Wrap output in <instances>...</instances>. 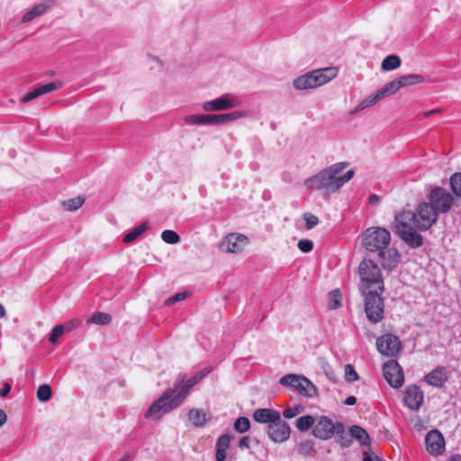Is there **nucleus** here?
Instances as JSON below:
<instances>
[{
    "label": "nucleus",
    "instance_id": "nucleus-1",
    "mask_svg": "<svg viewBox=\"0 0 461 461\" xmlns=\"http://www.w3.org/2000/svg\"><path fill=\"white\" fill-rule=\"evenodd\" d=\"M390 241V232L381 227H371L363 234L365 249L370 252H376L381 265L388 270L395 268L401 258L395 249L389 247Z\"/></svg>",
    "mask_w": 461,
    "mask_h": 461
},
{
    "label": "nucleus",
    "instance_id": "nucleus-2",
    "mask_svg": "<svg viewBox=\"0 0 461 461\" xmlns=\"http://www.w3.org/2000/svg\"><path fill=\"white\" fill-rule=\"evenodd\" d=\"M198 379L194 375L186 382L177 381L173 389L166 390L163 394L157 399L145 413V418H151L158 421L166 413L180 406L188 396L190 390L198 383Z\"/></svg>",
    "mask_w": 461,
    "mask_h": 461
},
{
    "label": "nucleus",
    "instance_id": "nucleus-3",
    "mask_svg": "<svg viewBox=\"0 0 461 461\" xmlns=\"http://www.w3.org/2000/svg\"><path fill=\"white\" fill-rule=\"evenodd\" d=\"M348 167L347 162H339L321 170L315 176L305 180L304 185L311 190L326 189L336 192L341 186L339 184V175Z\"/></svg>",
    "mask_w": 461,
    "mask_h": 461
},
{
    "label": "nucleus",
    "instance_id": "nucleus-4",
    "mask_svg": "<svg viewBox=\"0 0 461 461\" xmlns=\"http://www.w3.org/2000/svg\"><path fill=\"white\" fill-rule=\"evenodd\" d=\"M395 228L398 236L411 248L422 245V237L415 231L416 216L411 211H403L395 216Z\"/></svg>",
    "mask_w": 461,
    "mask_h": 461
},
{
    "label": "nucleus",
    "instance_id": "nucleus-5",
    "mask_svg": "<svg viewBox=\"0 0 461 461\" xmlns=\"http://www.w3.org/2000/svg\"><path fill=\"white\" fill-rule=\"evenodd\" d=\"M360 276V291H380L384 292V284L382 272L379 267L370 259L363 260L358 267Z\"/></svg>",
    "mask_w": 461,
    "mask_h": 461
},
{
    "label": "nucleus",
    "instance_id": "nucleus-6",
    "mask_svg": "<svg viewBox=\"0 0 461 461\" xmlns=\"http://www.w3.org/2000/svg\"><path fill=\"white\" fill-rule=\"evenodd\" d=\"M337 75L338 69L335 67L315 69L297 77L294 80V86L297 90L316 88L330 82L336 77Z\"/></svg>",
    "mask_w": 461,
    "mask_h": 461
},
{
    "label": "nucleus",
    "instance_id": "nucleus-7",
    "mask_svg": "<svg viewBox=\"0 0 461 461\" xmlns=\"http://www.w3.org/2000/svg\"><path fill=\"white\" fill-rule=\"evenodd\" d=\"M247 116V113L243 111H234L222 114H191L185 117L184 121L186 124L194 125H210V124H226L230 122Z\"/></svg>",
    "mask_w": 461,
    "mask_h": 461
},
{
    "label": "nucleus",
    "instance_id": "nucleus-8",
    "mask_svg": "<svg viewBox=\"0 0 461 461\" xmlns=\"http://www.w3.org/2000/svg\"><path fill=\"white\" fill-rule=\"evenodd\" d=\"M365 298V312L370 322L378 323L384 319V303L380 291H360Z\"/></svg>",
    "mask_w": 461,
    "mask_h": 461
},
{
    "label": "nucleus",
    "instance_id": "nucleus-9",
    "mask_svg": "<svg viewBox=\"0 0 461 461\" xmlns=\"http://www.w3.org/2000/svg\"><path fill=\"white\" fill-rule=\"evenodd\" d=\"M280 384L291 386L306 397H313L317 394L315 385L306 377L297 375H286L280 379Z\"/></svg>",
    "mask_w": 461,
    "mask_h": 461
},
{
    "label": "nucleus",
    "instance_id": "nucleus-10",
    "mask_svg": "<svg viewBox=\"0 0 461 461\" xmlns=\"http://www.w3.org/2000/svg\"><path fill=\"white\" fill-rule=\"evenodd\" d=\"M341 434L344 432V426L340 422L333 423L328 417L321 416L315 419L312 429V434L321 439L330 438L334 433Z\"/></svg>",
    "mask_w": 461,
    "mask_h": 461
},
{
    "label": "nucleus",
    "instance_id": "nucleus-11",
    "mask_svg": "<svg viewBox=\"0 0 461 461\" xmlns=\"http://www.w3.org/2000/svg\"><path fill=\"white\" fill-rule=\"evenodd\" d=\"M429 204L438 213L447 212L453 204V196L442 187L433 188L429 195Z\"/></svg>",
    "mask_w": 461,
    "mask_h": 461
},
{
    "label": "nucleus",
    "instance_id": "nucleus-12",
    "mask_svg": "<svg viewBox=\"0 0 461 461\" xmlns=\"http://www.w3.org/2000/svg\"><path fill=\"white\" fill-rule=\"evenodd\" d=\"M438 214L435 208L431 207L429 203H420L415 212L416 229L420 230L429 229L437 221Z\"/></svg>",
    "mask_w": 461,
    "mask_h": 461
},
{
    "label": "nucleus",
    "instance_id": "nucleus-13",
    "mask_svg": "<svg viewBox=\"0 0 461 461\" xmlns=\"http://www.w3.org/2000/svg\"><path fill=\"white\" fill-rule=\"evenodd\" d=\"M384 376L386 382L393 388H399L404 382L403 371L394 359L388 360L384 365Z\"/></svg>",
    "mask_w": 461,
    "mask_h": 461
},
{
    "label": "nucleus",
    "instance_id": "nucleus-14",
    "mask_svg": "<svg viewBox=\"0 0 461 461\" xmlns=\"http://www.w3.org/2000/svg\"><path fill=\"white\" fill-rule=\"evenodd\" d=\"M267 432L272 441L282 443L290 438L291 429L288 423L281 419L280 415L277 420L267 425Z\"/></svg>",
    "mask_w": 461,
    "mask_h": 461
},
{
    "label": "nucleus",
    "instance_id": "nucleus-15",
    "mask_svg": "<svg viewBox=\"0 0 461 461\" xmlns=\"http://www.w3.org/2000/svg\"><path fill=\"white\" fill-rule=\"evenodd\" d=\"M240 102L230 95H223L216 99L204 102L203 109L206 112L224 111L237 107Z\"/></svg>",
    "mask_w": 461,
    "mask_h": 461
},
{
    "label": "nucleus",
    "instance_id": "nucleus-16",
    "mask_svg": "<svg viewBox=\"0 0 461 461\" xmlns=\"http://www.w3.org/2000/svg\"><path fill=\"white\" fill-rule=\"evenodd\" d=\"M376 347L381 354L393 357L401 350V341L396 336L385 334L377 339Z\"/></svg>",
    "mask_w": 461,
    "mask_h": 461
},
{
    "label": "nucleus",
    "instance_id": "nucleus-17",
    "mask_svg": "<svg viewBox=\"0 0 461 461\" xmlns=\"http://www.w3.org/2000/svg\"><path fill=\"white\" fill-rule=\"evenodd\" d=\"M248 243V239L242 234L231 233L227 235L221 242V248L228 253H239L243 250Z\"/></svg>",
    "mask_w": 461,
    "mask_h": 461
},
{
    "label": "nucleus",
    "instance_id": "nucleus-18",
    "mask_svg": "<svg viewBox=\"0 0 461 461\" xmlns=\"http://www.w3.org/2000/svg\"><path fill=\"white\" fill-rule=\"evenodd\" d=\"M425 443L427 451L433 456L440 455L445 449L443 435L437 429L428 432Z\"/></svg>",
    "mask_w": 461,
    "mask_h": 461
},
{
    "label": "nucleus",
    "instance_id": "nucleus-19",
    "mask_svg": "<svg viewBox=\"0 0 461 461\" xmlns=\"http://www.w3.org/2000/svg\"><path fill=\"white\" fill-rule=\"evenodd\" d=\"M423 398V392L419 386L410 385L405 390L403 401L409 409L417 411L422 405Z\"/></svg>",
    "mask_w": 461,
    "mask_h": 461
},
{
    "label": "nucleus",
    "instance_id": "nucleus-20",
    "mask_svg": "<svg viewBox=\"0 0 461 461\" xmlns=\"http://www.w3.org/2000/svg\"><path fill=\"white\" fill-rule=\"evenodd\" d=\"M279 416V411L267 408H259L253 412L254 420L262 424H271L277 420Z\"/></svg>",
    "mask_w": 461,
    "mask_h": 461
},
{
    "label": "nucleus",
    "instance_id": "nucleus-21",
    "mask_svg": "<svg viewBox=\"0 0 461 461\" xmlns=\"http://www.w3.org/2000/svg\"><path fill=\"white\" fill-rule=\"evenodd\" d=\"M58 88H59V86L55 82H50V83H48L45 85L36 86L33 90L27 93L24 96H23L21 98V103L31 102L32 100H33L42 95L55 91Z\"/></svg>",
    "mask_w": 461,
    "mask_h": 461
},
{
    "label": "nucleus",
    "instance_id": "nucleus-22",
    "mask_svg": "<svg viewBox=\"0 0 461 461\" xmlns=\"http://www.w3.org/2000/svg\"><path fill=\"white\" fill-rule=\"evenodd\" d=\"M447 380L445 367H437L425 376V381L434 387H442Z\"/></svg>",
    "mask_w": 461,
    "mask_h": 461
},
{
    "label": "nucleus",
    "instance_id": "nucleus-23",
    "mask_svg": "<svg viewBox=\"0 0 461 461\" xmlns=\"http://www.w3.org/2000/svg\"><path fill=\"white\" fill-rule=\"evenodd\" d=\"M52 6V2L48 1L45 3H41L39 5H36L32 9L26 12L23 18L22 23H29L32 21L34 18L42 15L48 9H50Z\"/></svg>",
    "mask_w": 461,
    "mask_h": 461
},
{
    "label": "nucleus",
    "instance_id": "nucleus-24",
    "mask_svg": "<svg viewBox=\"0 0 461 461\" xmlns=\"http://www.w3.org/2000/svg\"><path fill=\"white\" fill-rule=\"evenodd\" d=\"M188 419L195 427H203L207 421V413L202 409H191Z\"/></svg>",
    "mask_w": 461,
    "mask_h": 461
},
{
    "label": "nucleus",
    "instance_id": "nucleus-25",
    "mask_svg": "<svg viewBox=\"0 0 461 461\" xmlns=\"http://www.w3.org/2000/svg\"><path fill=\"white\" fill-rule=\"evenodd\" d=\"M384 97L380 94L379 90H377L375 94L370 95L366 99L361 101L358 104V105L351 112V113H357L369 106L375 105L378 101H380Z\"/></svg>",
    "mask_w": 461,
    "mask_h": 461
},
{
    "label": "nucleus",
    "instance_id": "nucleus-26",
    "mask_svg": "<svg viewBox=\"0 0 461 461\" xmlns=\"http://www.w3.org/2000/svg\"><path fill=\"white\" fill-rule=\"evenodd\" d=\"M400 87L409 86L424 82V77L419 74H411L397 77Z\"/></svg>",
    "mask_w": 461,
    "mask_h": 461
},
{
    "label": "nucleus",
    "instance_id": "nucleus-27",
    "mask_svg": "<svg viewBox=\"0 0 461 461\" xmlns=\"http://www.w3.org/2000/svg\"><path fill=\"white\" fill-rule=\"evenodd\" d=\"M351 436L357 439L362 445L367 446L370 444V438L367 432L359 426L354 425L350 428Z\"/></svg>",
    "mask_w": 461,
    "mask_h": 461
},
{
    "label": "nucleus",
    "instance_id": "nucleus-28",
    "mask_svg": "<svg viewBox=\"0 0 461 461\" xmlns=\"http://www.w3.org/2000/svg\"><path fill=\"white\" fill-rule=\"evenodd\" d=\"M401 66V59L397 55L387 56L381 64V68L384 71H391L398 68Z\"/></svg>",
    "mask_w": 461,
    "mask_h": 461
},
{
    "label": "nucleus",
    "instance_id": "nucleus-29",
    "mask_svg": "<svg viewBox=\"0 0 461 461\" xmlns=\"http://www.w3.org/2000/svg\"><path fill=\"white\" fill-rule=\"evenodd\" d=\"M148 230L147 223H141L140 225L133 228L128 234L123 238L124 243H131L134 241L138 237L144 233Z\"/></svg>",
    "mask_w": 461,
    "mask_h": 461
},
{
    "label": "nucleus",
    "instance_id": "nucleus-30",
    "mask_svg": "<svg viewBox=\"0 0 461 461\" xmlns=\"http://www.w3.org/2000/svg\"><path fill=\"white\" fill-rule=\"evenodd\" d=\"M314 423H315V419L312 415H305V416L299 417L296 420L295 425H296V428L298 430L306 431L311 427H313Z\"/></svg>",
    "mask_w": 461,
    "mask_h": 461
},
{
    "label": "nucleus",
    "instance_id": "nucleus-31",
    "mask_svg": "<svg viewBox=\"0 0 461 461\" xmlns=\"http://www.w3.org/2000/svg\"><path fill=\"white\" fill-rule=\"evenodd\" d=\"M36 395H37V399L40 402H48L52 396L51 387L47 384H41L37 389Z\"/></svg>",
    "mask_w": 461,
    "mask_h": 461
},
{
    "label": "nucleus",
    "instance_id": "nucleus-32",
    "mask_svg": "<svg viewBox=\"0 0 461 461\" xmlns=\"http://www.w3.org/2000/svg\"><path fill=\"white\" fill-rule=\"evenodd\" d=\"M112 321V317L110 314L105 312H96L93 314L88 320V322L98 324V325H105L110 323Z\"/></svg>",
    "mask_w": 461,
    "mask_h": 461
},
{
    "label": "nucleus",
    "instance_id": "nucleus-33",
    "mask_svg": "<svg viewBox=\"0 0 461 461\" xmlns=\"http://www.w3.org/2000/svg\"><path fill=\"white\" fill-rule=\"evenodd\" d=\"M400 85L397 78L392 80L384 86L379 89L380 94L383 97L395 94L400 89Z\"/></svg>",
    "mask_w": 461,
    "mask_h": 461
},
{
    "label": "nucleus",
    "instance_id": "nucleus-34",
    "mask_svg": "<svg viewBox=\"0 0 461 461\" xmlns=\"http://www.w3.org/2000/svg\"><path fill=\"white\" fill-rule=\"evenodd\" d=\"M234 429L239 433H245L250 428V421L246 417H239L234 422Z\"/></svg>",
    "mask_w": 461,
    "mask_h": 461
},
{
    "label": "nucleus",
    "instance_id": "nucleus-35",
    "mask_svg": "<svg viewBox=\"0 0 461 461\" xmlns=\"http://www.w3.org/2000/svg\"><path fill=\"white\" fill-rule=\"evenodd\" d=\"M161 239L168 244H176L180 240L179 235L171 230H166L161 233Z\"/></svg>",
    "mask_w": 461,
    "mask_h": 461
},
{
    "label": "nucleus",
    "instance_id": "nucleus-36",
    "mask_svg": "<svg viewBox=\"0 0 461 461\" xmlns=\"http://www.w3.org/2000/svg\"><path fill=\"white\" fill-rule=\"evenodd\" d=\"M450 185L454 194L461 197V173H455L450 177Z\"/></svg>",
    "mask_w": 461,
    "mask_h": 461
},
{
    "label": "nucleus",
    "instance_id": "nucleus-37",
    "mask_svg": "<svg viewBox=\"0 0 461 461\" xmlns=\"http://www.w3.org/2000/svg\"><path fill=\"white\" fill-rule=\"evenodd\" d=\"M84 203V199L81 198V197H76V198H73V199H69L68 201H65L63 203V205L64 207L68 210V211H76L77 210L78 208H80L82 206V204Z\"/></svg>",
    "mask_w": 461,
    "mask_h": 461
},
{
    "label": "nucleus",
    "instance_id": "nucleus-38",
    "mask_svg": "<svg viewBox=\"0 0 461 461\" xmlns=\"http://www.w3.org/2000/svg\"><path fill=\"white\" fill-rule=\"evenodd\" d=\"M342 295L339 290H334L330 294V307L337 309L341 306Z\"/></svg>",
    "mask_w": 461,
    "mask_h": 461
},
{
    "label": "nucleus",
    "instance_id": "nucleus-39",
    "mask_svg": "<svg viewBox=\"0 0 461 461\" xmlns=\"http://www.w3.org/2000/svg\"><path fill=\"white\" fill-rule=\"evenodd\" d=\"M313 448V443L310 439L303 440L298 445V452L303 456H309Z\"/></svg>",
    "mask_w": 461,
    "mask_h": 461
},
{
    "label": "nucleus",
    "instance_id": "nucleus-40",
    "mask_svg": "<svg viewBox=\"0 0 461 461\" xmlns=\"http://www.w3.org/2000/svg\"><path fill=\"white\" fill-rule=\"evenodd\" d=\"M345 378L348 382L350 383L358 380V375L356 372L354 366L350 364H348L345 366Z\"/></svg>",
    "mask_w": 461,
    "mask_h": 461
},
{
    "label": "nucleus",
    "instance_id": "nucleus-41",
    "mask_svg": "<svg viewBox=\"0 0 461 461\" xmlns=\"http://www.w3.org/2000/svg\"><path fill=\"white\" fill-rule=\"evenodd\" d=\"M230 442V437L229 434L221 435L216 442V448L225 450L229 447Z\"/></svg>",
    "mask_w": 461,
    "mask_h": 461
},
{
    "label": "nucleus",
    "instance_id": "nucleus-42",
    "mask_svg": "<svg viewBox=\"0 0 461 461\" xmlns=\"http://www.w3.org/2000/svg\"><path fill=\"white\" fill-rule=\"evenodd\" d=\"M303 219L305 220L306 221V228L308 230H312L313 229L315 226L318 225L319 223V219L317 216H315L314 214L311 213V212H305L303 213Z\"/></svg>",
    "mask_w": 461,
    "mask_h": 461
},
{
    "label": "nucleus",
    "instance_id": "nucleus-43",
    "mask_svg": "<svg viewBox=\"0 0 461 461\" xmlns=\"http://www.w3.org/2000/svg\"><path fill=\"white\" fill-rule=\"evenodd\" d=\"M65 332L63 330V328H61V325H56L50 332L49 340L50 343L55 344L59 337L63 335Z\"/></svg>",
    "mask_w": 461,
    "mask_h": 461
},
{
    "label": "nucleus",
    "instance_id": "nucleus-44",
    "mask_svg": "<svg viewBox=\"0 0 461 461\" xmlns=\"http://www.w3.org/2000/svg\"><path fill=\"white\" fill-rule=\"evenodd\" d=\"M297 246L301 251L310 252L313 249V242L310 240H300Z\"/></svg>",
    "mask_w": 461,
    "mask_h": 461
},
{
    "label": "nucleus",
    "instance_id": "nucleus-45",
    "mask_svg": "<svg viewBox=\"0 0 461 461\" xmlns=\"http://www.w3.org/2000/svg\"><path fill=\"white\" fill-rule=\"evenodd\" d=\"M301 411V408L298 406L293 408H287L283 411V416L285 419H292L299 414Z\"/></svg>",
    "mask_w": 461,
    "mask_h": 461
},
{
    "label": "nucleus",
    "instance_id": "nucleus-46",
    "mask_svg": "<svg viewBox=\"0 0 461 461\" xmlns=\"http://www.w3.org/2000/svg\"><path fill=\"white\" fill-rule=\"evenodd\" d=\"M355 175V171L353 169L348 170L344 175H339V184L340 186H343L347 182H348Z\"/></svg>",
    "mask_w": 461,
    "mask_h": 461
},
{
    "label": "nucleus",
    "instance_id": "nucleus-47",
    "mask_svg": "<svg viewBox=\"0 0 461 461\" xmlns=\"http://www.w3.org/2000/svg\"><path fill=\"white\" fill-rule=\"evenodd\" d=\"M187 297L186 292L177 293L174 296L168 298L166 301V304L171 305L172 303H175L176 302L182 301Z\"/></svg>",
    "mask_w": 461,
    "mask_h": 461
},
{
    "label": "nucleus",
    "instance_id": "nucleus-48",
    "mask_svg": "<svg viewBox=\"0 0 461 461\" xmlns=\"http://www.w3.org/2000/svg\"><path fill=\"white\" fill-rule=\"evenodd\" d=\"M80 321L77 319L71 320L64 324L61 325V328H63L64 332H69L72 330H74Z\"/></svg>",
    "mask_w": 461,
    "mask_h": 461
},
{
    "label": "nucleus",
    "instance_id": "nucleus-49",
    "mask_svg": "<svg viewBox=\"0 0 461 461\" xmlns=\"http://www.w3.org/2000/svg\"><path fill=\"white\" fill-rule=\"evenodd\" d=\"M239 447L240 448H249L250 447V438L249 436L242 437L239 442Z\"/></svg>",
    "mask_w": 461,
    "mask_h": 461
},
{
    "label": "nucleus",
    "instance_id": "nucleus-50",
    "mask_svg": "<svg viewBox=\"0 0 461 461\" xmlns=\"http://www.w3.org/2000/svg\"><path fill=\"white\" fill-rule=\"evenodd\" d=\"M11 391V384L7 382L3 383V388L0 389V397L6 396Z\"/></svg>",
    "mask_w": 461,
    "mask_h": 461
},
{
    "label": "nucleus",
    "instance_id": "nucleus-51",
    "mask_svg": "<svg viewBox=\"0 0 461 461\" xmlns=\"http://www.w3.org/2000/svg\"><path fill=\"white\" fill-rule=\"evenodd\" d=\"M212 370V367H206L201 371H199L196 375H195V377L198 379V381H200L201 379H203V377H205L208 374H210Z\"/></svg>",
    "mask_w": 461,
    "mask_h": 461
},
{
    "label": "nucleus",
    "instance_id": "nucleus-52",
    "mask_svg": "<svg viewBox=\"0 0 461 461\" xmlns=\"http://www.w3.org/2000/svg\"><path fill=\"white\" fill-rule=\"evenodd\" d=\"M215 458L217 461H225L226 459V451L222 449L216 448Z\"/></svg>",
    "mask_w": 461,
    "mask_h": 461
},
{
    "label": "nucleus",
    "instance_id": "nucleus-53",
    "mask_svg": "<svg viewBox=\"0 0 461 461\" xmlns=\"http://www.w3.org/2000/svg\"><path fill=\"white\" fill-rule=\"evenodd\" d=\"M381 197L377 194H371L368 198V202L371 205H376L380 203Z\"/></svg>",
    "mask_w": 461,
    "mask_h": 461
},
{
    "label": "nucleus",
    "instance_id": "nucleus-54",
    "mask_svg": "<svg viewBox=\"0 0 461 461\" xmlns=\"http://www.w3.org/2000/svg\"><path fill=\"white\" fill-rule=\"evenodd\" d=\"M7 420V415L5 411L0 410V428L5 424Z\"/></svg>",
    "mask_w": 461,
    "mask_h": 461
},
{
    "label": "nucleus",
    "instance_id": "nucleus-55",
    "mask_svg": "<svg viewBox=\"0 0 461 461\" xmlns=\"http://www.w3.org/2000/svg\"><path fill=\"white\" fill-rule=\"evenodd\" d=\"M356 402H357V398L355 396H348L345 400V404L346 405H354Z\"/></svg>",
    "mask_w": 461,
    "mask_h": 461
},
{
    "label": "nucleus",
    "instance_id": "nucleus-56",
    "mask_svg": "<svg viewBox=\"0 0 461 461\" xmlns=\"http://www.w3.org/2000/svg\"><path fill=\"white\" fill-rule=\"evenodd\" d=\"M438 112H439L438 110L434 109V110H430V111H428V112L424 113L423 115H424V117H429V116H431V115L435 114V113H438Z\"/></svg>",
    "mask_w": 461,
    "mask_h": 461
},
{
    "label": "nucleus",
    "instance_id": "nucleus-57",
    "mask_svg": "<svg viewBox=\"0 0 461 461\" xmlns=\"http://www.w3.org/2000/svg\"><path fill=\"white\" fill-rule=\"evenodd\" d=\"M447 461H461V456L460 455H453L449 457Z\"/></svg>",
    "mask_w": 461,
    "mask_h": 461
},
{
    "label": "nucleus",
    "instance_id": "nucleus-58",
    "mask_svg": "<svg viewBox=\"0 0 461 461\" xmlns=\"http://www.w3.org/2000/svg\"><path fill=\"white\" fill-rule=\"evenodd\" d=\"M6 315V312L5 307L0 303V319L5 318Z\"/></svg>",
    "mask_w": 461,
    "mask_h": 461
},
{
    "label": "nucleus",
    "instance_id": "nucleus-59",
    "mask_svg": "<svg viewBox=\"0 0 461 461\" xmlns=\"http://www.w3.org/2000/svg\"><path fill=\"white\" fill-rule=\"evenodd\" d=\"M363 461H374V460L371 456H366V457H364Z\"/></svg>",
    "mask_w": 461,
    "mask_h": 461
},
{
    "label": "nucleus",
    "instance_id": "nucleus-60",
    "mask_svg": "<svg viewBox=\"0 0 461 461\" xmlns=\"http://www.w3.org/2000/svg\"><path fill=\"white\" fill-rule=\"evenodd\" d=\"M127 457H128V456H126L125 457H123V458L120 459L119 461H126Z\"/></svg>",
    "mask_w": 461,
    "mask_h": 461
}]
</instances>
